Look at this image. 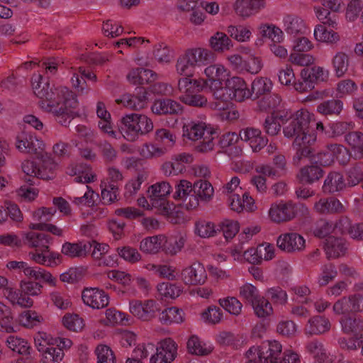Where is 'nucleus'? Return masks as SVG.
Listing matches in <instances>:
<instances>
[{
    "instance_id": "8fccbe9b",
    "label": "nucleus",
    "mask_w": 363,
    "mask_h": 363,
    "mask_svg": "<svg viewBox=\"0 0 363 363\" xmlns=\"http://www.w3.org/2000/svg\"><path fill=\"white\" fill-rule=\"evenodd\" d=\"M194 195H196L197 199L208 201L211 199L213 195V188L211 183L206 180H199L194 184Z\"/></svg>"
},
{
    "instance_id": "f03ea898",
    "label": "nucleus",
    "mask_w": 363,
    "mask_h": 363,
    "mask_svg": "<svg viewBox=\"0 0 363 363\" xmlns=\"http://www.w3.org/2000/svg\"><path fill=\"white\" fill-rule=\"evenodd\" d=\"M183 135L189 140L196 142L194 150L206 154L214 150L217 131L210 125L200 121H191L183 126Z\"/></svg>"
},
{
    "instance_id": "2f4dec72",
    "label": "nucleus",
    "mask_w": 363,
    "mask_h": 363,
    "mask_svg": "<svg viewBox=\"0 0 363 363\" xmlns=\"http://www.w3.org/2000/svg\"><path fill=\"white\" fill-rule=\"evenodd\" d=\"M166 236L163 235L147 237L140 243V250L146 254H156L163 247Z\"/></svg>"
},
{
    "instance_id": "0e129e2a",
    "label": "nucleus",
    "mask_w": 363,
    "mask_h": 363,
    "mask_svg": "<svg viewBox=\"0 0 363 363\" xmlns=\"http://www.w3.org/2000/svg\"><path fill=\"white\" fill-rule=\"evenodd\" d=\"M22 170L26 174L28 178L25 180L30 186L35 184V181L39 179V169L33 161L26 160L22 163Z\"/></svg>"
},
{
    "instance_id": "4be33fe9",
    "label": "nucleus",
    "mask_w": 363,
    "mask_h": 363,
    "mask_svg": "<svg viewBox=\"0 0 363 363\" xmlns=\"http://www.w3.org/2000/svg\"><path fill=\"white\" fill-rule=\"evenodd\" d=\"M325 173L323 168L311 162L299 169L296 178L303 184L311 185L320 182Z\"/></svg>"
},
{
    "instance_id": "aec40b11",
    "label": "nucleus",
    "mask_w": 363,
    "mask_h": 363,
    "mask_svg": "<svg viewBox=\"0 0 363 363\" xmlns=\"http://www.w3.org/2000/svg\"><path fill=\"white\" fill-rule=\"evenodd\" d=\"M83 302L94 309L106 307L109 303L108 296L98 288H86L82 293Z\"/></svg>"
},
{
    "instance_id": "58836bf2",
    "label": "nucleus",
    "mask_w": 363,
    "mask_h": 363,
    "mask_svg": "<svg viewBox=\"0 0 363 363\" xmlns=\"http://www.w3.org/2000/svg\"><path fill=\"white\" fill-rule=\"evenodd\" d=\"M5 297L13 305H18L23 308H30L33 304V301L30 296L17 291L13 287L7 289L5 291Z\"/></svg>"
},
{
    "instance_id": "423d86ee",
    "label": "nucleus",
    "mask_w": 363,
    "mask_h": 363,
    "mask_svg": "<svg viewBox=\"0 0 363 363\" xmlns=\"http://www.w3.org/2000/svg\"><path fill=\"white\" fill-rule=\"evenodd\" d=\"M171 191V186L168 182H157L148 189V197L152 207L158 209L161 214L170 216L173 213L174 206L167 201L166 196Z\"/></svg>"
},
{
    "instance_id": "412c9836",
    "label": "nucleus",
    "mask_w": 363,
    "mask_h": 363,
    "mask_svg": "<svg viewBox=\"0 0 363 363\" xmlns=\"http://www.w3.org/2000/svg\"><path fill=\"white\" fill-rule=\"evenodd\" d=\"M239 137L251 147L254 152L260 151L268 143V139L262 135L261 130L253 127L242 129Z\"/></svg>"
},
{
    "instance_id": "37998d69",
    "label": "nucleus",
    "mask_w": 363,
    "mask_h": 363,
    "mask_svg": "<svg viewBox=\"0 0 363 363\" xmlns=\"http://www.w3.org/2000/svg\"><path fill=\"white\" fill-rule=\"evenodd\" d=\"M342 330L346 333L359 334L363 331V318L345 315L340 320Z\"/></svg>"
},
{
    "instance_id": "c9c22d12",
    "label": "nucleus",
    "mask_w": 363,
    "mask_h": 363,
    "mask_svg": "<svg viewBox=\"0 0 363 363\" xmlns=\"http://www.w3.org/2000/svg\"><path fill=\"white\" fill-rule=\"evenodd\" d=\"M187 52L191 57L194 59V63L196 66H204L211 64L215 59L214 53L211 50L206 48H191L188 49Z\"/></svg>"
},
{
    "instance_id": "1a4fd4ad",
    "label": "nucleus",
    "mask_w": 363,
    "mask_h": 363,
    "mask_svg": "<svg viewBox=\"0 0 363 363\" xmlns=\"http://www.w3.org/2000/svg\"><path fill=\"white\" fill-rule=\"evenodd\" d=\"M197 85V81L190 78H182L178 82V88L183 93L179 100L184 104L195 106L204 107L207 105V99L201 94H192L191 89Z\"/></svg>"
},
{
    "instance_id": "13d9d810",
    "label": "nucleus",
    "mask_w": 363,
    "mask_h": 363,
    "mask_svg": "<svg viewBox=\"0 0 363 363\" xmlns=\"http://www.w3.org/2000/svg\"><path fill=\"white\" fill-rule=\"evenodd\" d=\"M147 173L145 172H139L135 179L129 181L125 185L124 196L128 199L135 195L140 189L141 184L147 179Z\"/></svg>"
},
{
    "instance_id": "7ed1b4c3",
    "label": "nucleus",
    "mask_w": 363,
    "mask_h": 363,
    "mask_svg": "<svg viewBox=\"0 0 363 363\" xmlns=\"http://www.w3.org/2000/svg\"><path fill=\"white\" fill-rule=\"evenodd\" d=\"M121 131L123 137L128 141L136 140L152 130L153 123L147 116L138 113L128 114L122 118Z\"/></svg>"
},
{
    "instance_id": "4d7b16f0",
    "label": "nucleus",
    "mask_w": 363,
    "mask_h": 363,
    "mask_svg": "<svg viewBox=\"0 0 363 363\" xmlns=\"http://www.w3.org/2000/svg\"><path fill=\"white\" fill-rule=\"evenodd\" d=\"M251 306L259 318H266L273 313L271 303L264 296H260Z\"/></svg>"
},
{
    "instance_id": "e433bc0d",
    "label": "nucleus",
    "mask_w": 363,
    "mask_h": 363,
    "mask_svg": "<svg viewBox=\"0 0 363 363\" xmlns=\"http://www.w3.org/2000/svg\"><path fill=\"white\" fill-rule=\"evenodd\" d=\"M343 109V102L340 99H330L321 102L317 111L323 116H339Z\"/></svg>"
},
{
    "instance_id": "0eeeda50",
    "label": "nucleus",
    "mask_w": 363,
    "mask_h": 363,
    "mask_svg": "<svg viewBox=\"0 0 363 363\" xmlns=\"http://www.w3.org/2000/svg\"><path fill=\"white\" fill-rule=\"evenodd\" d=\"M160 310L159 303L153 299L145 301L133 299L129 302L130 313L143 322H149L155 318Z\"/></svg>"
},
{
    "instance_id": "473e14b6",
    "label": "nucleus",
    "mask_w": 363,
    "mask_h": 363,
    "mask_svg": "<svg viewBox=\"0 0 363 363\" xmlns=\"http://www.w3.org/2000/svg\"><path fill=\"white\" fill-rule=\"evenodd\" d=\"M213 98L218 101L211 103L210 106L213 109L225 110L227 107L226 101L228 96L225 93V89L223 87V82H215L214 84L207 86Z\"/></svg>"
},
{
    "instance_id": "f8f14e48",
    "label": "nucleus",
    "mask_w": 363,
    "mask_h": 363,
    "mask_svg": "<svg viewBox=\"0 0 363 363\" xmlns=\"http://www.w3.org/2000/svg\"><path fill=\"white\" fill-rule=\"evenodd\" d=\"M256 355L261 363H280L282 350L281 345L276 341H267L255 347Z\"/></svg>"
},
{
    "instance_id": "f257e3e1",
    "label": "nucleus",
    "mask_w": 363,
    "mask_h": 363,
    "mask_svg": "<svg viewBox=\"0 0 363 363\" xmlns=\"http://www.w3.org/2000/svg\"><path fill=\"white\" fill-rule=\"evenodd\" d=\"M33 92L39 98V107L52 113L62 125L67 126L75 117L74 109L78 101L74 92L66 86H51L48 79L41 74H33L31 79Z\"/></svg>"
},
{
    "instance_id": "680f3d73",
    "label": "nucleus",
    "mask_w": 363,
    "mask_h": 363,
    "mask_svg": "<svg viewBox=\"0 0 363 363\" xmlns=\"http://www.w3.org/2000/svg\"><path fill=\"white\" fill-rule=\"evenodd\" d=\"M8 347L15 352L20 354H29V350L30 349L28 342L22 338L9 336L6 340Z\"/></svg>"
},
{
    "instance_id": "69168bd1",
    "label": "nucleus",
    "mask_w": 363,
    "mask_h": 363,
    "mask_svg": "<svg viewBox=\"0 0 363 363\" xmlns=\"http://www.w3.org/2000/svg\"><path fill=\"white\" fill-rule=\"evenodd\" d=\"M239 294L243 300L250 305L260 296L257 287L248 283L240 287Z\"/></svg>"
},
{
    "instance_id": "a211bd4d",
    "label": "nucleus",
    "mask_w": 363,
    "mask_h": 363,
    "mask_svg": "<svg viewBox=\"0 0 363 363\" xmlns=\"http://www.w3.org/2000/svg\"><path fill=\"white\" fill-rule=\"evenodd\" d=\"M16 148L21 152L37 154L44 147L43 142L28 132H21L16 136Z\"/></svg>"
},
{
    "instance_id": "052dcab7",
    "label": "nucleus",
    "mask_w": 363,
    "mask_h": 363,
    "mask_svg": "<svg viewBox=\"0 0 363 363\" xmlns=\"http://www.w3.org/2000/svg\"><path fill=\"white\" fill-rule=\"evenodd\" d=\"M187 349L191 354L196 355H207L212 352L211 347H206L204 344L200 341L199 337L192 335L187 342Z\"/></svg>"
},
{
    "instance_id": "b1692460",
    "label": "nucleus",
    "mask_w": 363,
    "mask_h": 363,
    "mask_svg": "<svg viewBox=\"0 0 363 363\" xmlns=\"http://www.w3.org/2000/svg\"><path fill=\"white\" fill-rule=\"evenodd\" d=\"M347 249L348 243L342 238L330 236L324 242V250L328 259H337L345 256Z\"/></svg>"
},
{
    "instance_id": "de8ad7c7",
    "label": "nucleus",
    "mask_w": 363,
    "mask_h": 363,
    "mask_svg": "<svg viewBox=\"0 0 363 363\" xmlns=\"http://www.w3.org/2000/svg\"><path fill=\"white\" fill-rule=\"evenodd\" d=\"M345 174V182L347 187L357 185L363 180V163H354L346 171Z\"/></svg>"
},
{
    "instance_id": "c03bdc74",
    "label": "nucleus",
    "mask_w": 363,
    "mask_h": 363,
    "mask_svg": "<svg viewBox=\"0 0 363 363\" xmlns=\"http://www.w3.org/2000/svg\"><path fill=\"white\" fill-rule=\"evenodd\" d=\"M332 65L335 76L339 78L343 77L347 72L350 65L348 55L342 51L337 52L332 59Z\"/></svg>"
},
{
    "instance_id": "5fc2aeb1",
    "label": "nucleus",
    "mask_w": 363,
    "mask_h": 363,
    "mask_svg": "<svg viewBox=\"0 0 363 363\" xmlns=\"http://www.w3.org/2000/svg\"><path fill=\"white\" fill-rule=\"evenodd\" d=\"M57 164L52 158L45 156L42 159V163L39 169V178L43 179H51L53 178L54 171L56 169Z\"/></svg>"
},
{
    "instance_id": "dca6fc26",
    "label": "nucleus",
    "mask_w": 363,
    "mask_h": 363,
    "mask_svg": "<svg viewBox=\"0 0 363 363\" xmlns=\"http://www.w3.org/2000/svg\"><path fill=\"white\" fill-rule=\"evenodd\" d=\"M305 239L296 233L281 234L277 240V247L288 253L302 251L305 248Z\"/></svg>"
},
{
    "instance_id": "603ef678",
    "label": "nucleus",
    "mask_w": 363,
    "mask_h": 363,
    "mask_svg": "<svg viewBox=\"0 0 363 363\" xmlns=\"http://www.w3.org/2000/svg\"><path fill=\"white\" fill-rule=\"evenodd\" d=\"M259 31L262 37L269 38L273 43H280L284 39L282 30L272 24L260 25Z\"/></svg>"
},
{
    "instance_id": "ddd939ff",
    "label": "nucleus",
    "mask_w": 363,
    "mask_h": 363,
    "mask_svg": "<svg viewBox=\"0 0 363 363\" xmlns=\"http://www.w3.org/2000/svg\"><path fill=\"white\" fill-rule=\"evenodd\" d=\"M316 141V135L298 137L295 138L292 147L296 152L293 157L294 164L298 166L303 159L309 158L311 162V157L313 155L314 150L311 147Z\"/></svg>"
},
{
    "instance_id": "c85d7f7f",
    "label": "nucleus",
    "mask_w": 363,
    "mask_h": 363,
    "mask_svg": "<svg viewBox=\"0 0 363 363\" xmlns=\"http://www.w3.org/2000/svg\"><path fill=\"white\" fill-rule=\"evenodd\" d=\"M314 210L320 214L342 213L345 207L335 197L321 198L314 203Z\"/></svg>"
},
{
    "instance_id": "864d4df0",
    "label": "nucleus",
    "mask_w": 363,
    "mask_h": 363,
    "mask_svg": "<svg viewBox=\"0 0 363 363\" xmlns=\"http://www.w3.org/2000/svg\"><path fill=\"white\" fill-rule=\"evenodd\" d=\"M272 87L271 80L265 77L255 79L252 83V95L255 94L256 98L262 95H266L270 92Z\"/></svg>"
},
{
    "instance_id": "6e6d98bb",
    "label": "nucleus",
    "mask_w": 363,
    "mask_h": 363,
    "mask_svg": "<svg viewBox=\"0 0 363 363\" xmlns=\"http://www.w3.org/2000/svg\"><path fill=\"white\" fill-rule=\"evenodd\" d=\"M29 279L41 281L50 286H56L57 284V279L50 272L38 267H34Z\"/></svg>"
},
{
    "instance_id": "39448f33",
    "label": "nucleus",
    "mask_w": 363,
    "mask_h": 363,
    "mask_svg": "<svg viewBox=\"0 0 363 363\" xmlns=\"http://www.w3.org/2000/svg\"><path fill=\"white\" fill-rule=\"evenodd\" d=\"M310 125V113L306 111H298L291 116L285 122L283 133L285 137L291 138L311 136L315 133H310L308 128Z\"/></svg>"
},
{
    "instance_id": "393cba45",
    "label": "nucleus",
    "mask_w": 363,
    "mask_h": 363,
    "mask_svg": "<svg viewBox=\"0 0 363 363\" xmlns=\"http://www.w3.org/2000/svg\"><path fill=\"white\" fill-rule=\"evenodd\" d=\"M152 111L157 115H179L183 112L182 106L177 101L168 99H159L153 102Z\"/></svg>"
},
{
    "instance_id": "a18cd8bd",
    "label": "nucleus",
    "mask_w": 363,
    "mask_h": 363,
    "mask_svg": "<svg viewBox=\"0 0 363 363\" xmlns=\"http://www.w3.org/2000/svg\"><path fill=\"white\" fill-rule=\"evenodd\" d=\"M315 38L320 42L336 44L340 38L333 30H328L323 25H317L313 33Z\"/></svg>"
},
{
    "instance_id": "09e8293b",
    "label": "nucleus",
    "mask_w": 363,
    "mask_h": 363,
    "mask_svg": "<svg viewBox=\"0 0 363 363\" xmlns=\"http://www.w3.org/2000/svg\"><path fill=\"white\" fill-rule=\"evenodd\" d=\"M194 233L200 238H208L215 236L216 230L213 223L204 219H199L194 224Z\"/></svg>"
},
{
    "instance_id": "20e7f679",
    "label": "nucleus",
    "mask_w": 363,
    "mask_h": 363,
    "mask_svg": "<svg viewBox=\"0 0 363 363\" xmlns=\"http://www.w3.org/2000/svg\"><path fill=\"white\" fill-rule=\"evenodd\" d=\"M298 215L308 216L309 215L308 208L302 203H295L291 201L274 203L269 210V217L277 223L291 220Z\"/></svg>"
},
{
    "instance_id": "e2e57ef3",
    "label": "nucleus",
    "mask_w": 363,
    "mask_h": 363,
    "mask_svg": "<svg viewBox=\"0 0 363 363\" xmlns=\"http://www.w3.org/2000/svg\"><path fill=\"white\" fill-rule=\"evenodd\" d=\"M167 150L166 147H158L155 144H144L140 150V155L146 159L157 158L163 156Z\"/></svg>"
},
{
    "instance_id": "2eb2a0df",
    "label": "nucleus",
    "mask_w": 363,
    "mask_h": 363,
    "mask_svg": "<svg viewBox=\"0 0 363 363\" xmlns=\"http://www.w3.org/2000/svg\"><path fill=\"white\" fill-rule=\"evenodd\" d=\"M181 279L186 285H202L207 279V273L202 264L194 262L182 271Z\"/></svg>"
},
{
    "instance_id": "774afa93",
    "label": "nucleus",
    "mask_w": 363,
    "mask_h": 363,
    "mask_svg": "<svg viewBox=\"0 0 363 363\" xmlns=\"http://www.w3.org/2000/svg\"><path fill=\"white\" fill-rule=\"evenodd\" d=\"M97 363H116L115 355L111 349L105 345H98L95 350Z\"/></svg>"
},
{
    "instance_id": "7c9ffc66",
    "label": "nucleus",
    "mask_w": 363,
    "mask_h": 363,
    "mask_svg": "<svg viewBox=\"0 0 363 363\" xmlns=\"http://www.w3.org/2000/svg\"><path fill=\"white\" fill-rule=\"evenodd\" d=\"M336 230L340 234H348L352 239L363 240V223L352 225L347 218L335 223Z\"/></svg>"
},
{
    "instance_id": "cd10ccee",
    "label": "nucleus",
    "mask_w": 363,
    "mask_h": 363,
    "mask_svg": "<svg viewBox=\"0 0 363 363\" xmlns=\"http://www.w3.org/2000/svg\"><path fill=\"white\" fill-rule=\"evenodd\" d=\"M331 323L324 316L315 315L308 319L304 327V333L308 336L318 335L330 330Z\"/></svg>"
},
{
    "instance_id": "a19ab883",
    "label": "nucleus",
    "mask_w": 363,
    "mask_h": 363,
    "mask_svg": "<svg viewBox=\"0 0 363 363\" xmlns=\"http://www.w3.org/2000/svg\"><path fill=\"white\" fill-rule=\"evenodd\" d=\"M284 29L288 34H304L307 30L303 21L296 16H287L284 19Z\"/></svg>"
},
{
    "instance_id": "4468645a",
    "label": "nucleus",
    "mask_w": 363,
    "mask_h": 363,
    "mask_svg": "<svg viewBox=\"0 0 363 363\" xmlns=\"http://www.w3.org/2000/svg\"><path fill=\"white\" fill-rule=\"evenodd\" d=\"M177 354V345L171 338H166L160 342L157 347V352L152 355L150 363H171Z\"/></svg>"
},
{
    "instance_id": "a878e982",
    "label": "nucleus",
    "mask_w": 363,
    "mask_h": 363,
    "mask_svg": "<svg viewBox=\"0 0 363 363\" xmlns=\"http://www.w3.org/2000/svg\"><path fill=\"white\" fill-rule=\"evenodd\" d=\"M24 242L30 247L36 248L40 252H49V245L52 238L43 233L28 232L23 234Z\"/></svg>"
},
{
    "instance_id": "72a5a7b5",
    "label": "nucleus",
    "mask_w": 363,
    "mask_h": 363,
    "mask_svg": "<svg viewBox=\"0 0 363 363\" xmlns=\"http://www.w3.org/2000/svg\"><path fill=\"white\" fill-rule=\"evenodd\" d=\"M91 250V244L90 242L84 244L67 242L62 245V253L69 257L74 258L86 255Z\"/></svg>"
},
{
    "instance_id": "f3484780",
    "label": "nucleus",
    "mask_w": 363,
    "mask_h": 363,
    "mask_svg": "<svg viewBox=\"0 0 363 363\" xmlns=\"http://www.w3.org/2000/svg\"><path fill=\"white\" fill-rule=\"evenodd\" d=\"M226 89L229 96L236 101H243L252 96L251 91L247 88L246 82L240 77H233L227 79Z\"/></svg>"
},
{
    "instance_id": "bf43d9fd",
    "label": "nucleus",
    "mask_w": 363,
    "mask_h": 363,
    "mask_svg": "<svg viewBox=\"0 0 363 363\" xmlns=\"http://www.w3.org/2000/svg\"><path fill=\"white\" fill-rule=\"evenodd\" d=\"M218 303L222 308L232 315H238L242 311V304L235 297L228 296L220 298Z\"/></svg>"
},
{
    "instance_id": "3c124183",
    "label": "nucleus",
    "mask_w": 363,
    "mask_h": 363,
    "mask_svg": "<svg viewBox=\"0 0 363 363\" xmlns=\"http://www.w3.org/2000/svg\"><path fill=\"white\" fill-rule=\"evenodd\" d=\"M227 33L232 38L240 43L249 41L252 35L250 28L244 25H230L227 28Z\"/></svg>"
},
{
    "instance_id": "bb28decb",
    "label": "nucleus",
    "mask_w": 363,
    "mask_h": 363,
    "mask_svg": "<svg viewBox=\"0 0 363 363\" xmlns=\"http://www.w3.org/2000/svg\"><path fill=\"white\" fill-rule=\"evenodd\" d=\"M343 175L335 171L330 172L324 179L322 191L326 194H335L347 188Z\"/></svg>"
},
{
    "instance_id": "c756f323",
    "label": "nucleus",
    "mask_w": 363,
    "mask_h": 363,
    "mask_svg": "<svg viewBox=\"0 0 363 363\" xmlns=\"http://www.w3.org/2000/svg\"><path fill=\"white\" fill-rule=\"evenodd\" d=\"M345 141L352 152V157L356 160L363 159V132L353 130L345 135Z\"/></svg>"
},
{
    "instance_id": "9b49d317",
    "label": "nucleus",
    "mask_w": 363,
    "mask_h": 363,
    "mask_svg": "<svg viewBox=\"0 0 363 363\" xmlns=\"http://www.w3.org/2000/svg\"><path fill=\"white\" fill-rule=\"evenodd\" d=\"M177 201H181L182 205L186 209H193L199 206L196 195H194V184L187 180H181L175 186V191L173 196Z\"/></svg>"
},
{
    "instance_id": "6ab92c4d",
    "label": "nucleus",
    "mask_w": 363,
    "mask_h": 363,
    "mask_svg": "<svg viewBox=\"0 0 363 363\" xmlns=\"http://www.w3.org/2000/svg\"><path fill=\"white\" fill-rule=\"evenodd\" d=\"M343 151V146L339 144H329L326 145L325 148L318 152L317 154H313L311 157V162L323 167L331 166L335 161V158L338 157V155Z\"/></svg>"
},
{
    "instance_id": "ea45409f",
    "label": "nucleus",
    "mask_w": 363,
    "mask_h": 363,
    "mask_svg": "<svg viewBox=\"0 0 363 363\" xmlns=\"http://www.w3.org/2000/svg\"><path fill=\"white\" fill-rule=\"evenodd\" d=\"M159 320L162 324L166 325L181 323L184 321V312L177 307H170L160 313Z\"/></svg>"
},
{
    "instance_id": "79ce46f5",
    "label": "nucleus",
    "mask_w": 363,
    "mask_h": 363,
    "mask_svg": "<svg viewBox=\"0 0 363 363\" xmlns=\"http://www.w3.org/2000/svg\"><path fill=\"white\" fill-rule=\"evenodd\" d=\"M211 48L216 52H223L233 48V42L228 35L223 32H216L210 38Z\"/></svg>"
},
{
    "instance_id": "6e6552de",
    "label": "nucleus",
    "mask_w": 363,
    "mask_h": 363,
    "mask_svg": "<svg viewBox=\"0 0 363 363\" xmlns=\"http://www.w3.org/2000/svg\"><path fill=\"white\" fill-rule=\"evenodd\" d=\"M320 6L314 7L316 16L324 25L335 28L337 16L335 14L340 8L341 0H320Z\"/></svg>"
},
{
    "instance_id": "9d476101",
    "label": "nucleus",
    "mask_w": 363,
    "mask_h": 363,
    "mask_svg": "<svg viewBox=\"0 0 363 363\" xmlns=\"http://www.w3.org/2000/svg\"><path fill=\"white\" fill-rule=\"evenodd\" d=\"M337 315H347L363 312V294H354L338 299L333 306Z\"/></svg>"
},
{
    "instance_id": "5701e85b",
    "label": "nucleus",
    "mask_w": 363,
    "mask_h": 363,
    "mask_svg": "<svg viewBox=\"0 0 363 363\" xmlns=\"http://www.w3.org/2000/svg\"><path fill=\"white\" fill-rule=\"evenodd\" d=\"M148 95V91L145 88L138 87L135 95H123L116 101L131 109L140 110L147 106L149 101Z\"/></svg>"
},
{
    "instance_id": "49530a36",
    "label": "nucleus",
    "mask_w": 363,
    "mask_h": 363,
    "mask_svg": "<svg viewBox=\"0 0 363 363\" xmlns=\"http://www.w3.org/2000/svg\"><path fill=\"white\" fill-rule=\"evenodd\" d=\"M355 124L352 121H337L331 123L325 134L330 138H336L353 131Z\"/></svg>"
},
{
    "instance_id": "338daca9",
    "label": "nucleus",
    "mask_w": 363,
    "mask_h": 363,
    "mask_svg": "<svg viewBox=\"0 0 363 363\" xmlns=\"http://www.w3.org/2000/svg\"><path fill=\"white\" fill-rule=\"evenodd\" d=\"M64 357V352L60 348L50 347L42 352L41 362L43 363H60Z\"/></svg>"
},
{
    "instance_id": "f704fd0d",
    "label": "nucleus",
    "mask_w": 363,
    "mask_h": 363,
    "mask_svg": "<svg viewBox=\"0 0 363 363\" xmlns=\"http://www.w3.org/2000/svg\"><path fill=\"white\" fill-rule=\"evenodd\" d=\"M196 67L194 59L191 57L186 50L177 59L176 70L179 74L185 76L184 78H189L194 74Z\"/></svg>"
},
{
    "instance_id": "4c0bfd02",
    "label": "nucleus",
    "mask_w": 363,
    "mask_h": 363,
    "mask_svg": "<svg viewBox=\"0 0 363 363\" xmlns=\"http://www.w3.org/2000/svg\"><path fill=\"white\" fill-rule=\"evenodd\" d=\"M226 69L220 64L211 65L204 69V74L207 77L205 81L206 86L214 84L215 82H223L225 77Z\"/></svg>"
}]
</instances>
